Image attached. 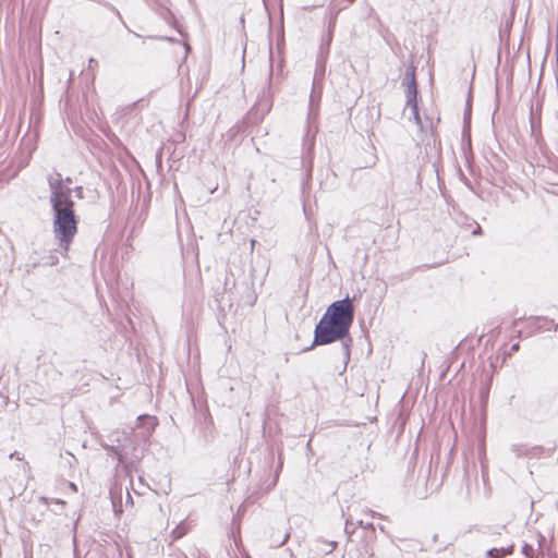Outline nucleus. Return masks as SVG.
<instances>
[{
    "instance_id": "nucleus-13",
    "label": "nucleus",
    "mask_w": 558,
    "mask_h": 558,
    "mask_svg": "<svg viewBox=\"0 0 558 558\" xmlns=\"http://www.w3.org/2000/svg\"><path fill=\"white\" fill-rule=\"evenodd\" d=\"M51 501L61 507L65 505V502L62 499H51Z\"/></svg>"
},
{
    "instance_id": "nucleus-18",
    "label": "nucleus",
    "mask_w": 558,
    "mask_h": 558,
    "mask_svg": "<svg viewBox=\"0 0 558 558\" xmlns=\"http://www.w3.org/2000/svg\"><path fill=\"white\" fill-rule=\"evenodd\" d=\"M88 62H89V66L97 65V60L94 58H90Z\"/></svg>"
},
{
    "instance_id": "nucleus-2",
    "label": "nucleus",
    "mask_w": 558,
    "mask_h": 558,
    "mask_svg": "<svg viewBox=\"0 0 558 558\" xmlns=\"http://www.w3.org/2000/svg\"><path fill=\"white\" fill-rule=\"evenodd\" d=\"M314 110V82L312 83L310 99H308V114L304 130V136L302 142L303 153L302 162L306 169V182L303 185V211L305 218L310 221L312 215V207L310 204V180L312 178L313 170V148H314V133H312V113Z\"/></svg>"
},
{
    "instance_id": "nucleus-1",
    "label": "nucleus",
    "mask_w": 558,
    "mask_h": 558,
    "mask_svg": "<svg viewBox=\"0 0 558 558\" xmlns=\"http://www.w3.org/2000/svg\"><path fill=\"white\" fill-rule=\"evenodd\" d=\"M354 319V306L349 298L333 302L316 325V344H325L343 338Z\"/></svg>"
},
{
    "instance_id": "nucleus-5",
    "label": "nucleus",
    "mask_w": 558,
    "mask_h": 558,
    "mask_svg": "<svg viewBox=\"0 0 558 558\" xmlns=\"http://www.w3.org/2000/svg\"><path fill=\"white\" fill-rule=\"evenodd\" d=\"M109 440L113 442V445L106 447L109 453L118 459L120 463L124 461L126 454V448L130 446L135 449L133 441L130 437V433L126 432H112L109 435Z\"/></svg>"
},
{
    "instance_id": "nucleus-15",
    "label": "nucleus",
    "mask_w": 558,
    "mask_h": 558,
    "mask_svg": "<svg viewBox=\"0 0 558 558\" xmlns=\"http://www.w3.org/2000/svg\"><path fill=\"white\" fill-rule=\"evenodd\" d=\"M192 556L194 558H204V555L198 549H196V554H192Z\"/></svg>"
},
{
    "instance_id": "nucleus-19",
    "label": "nucleus",
    "mask_w": 558,
    "mask_h": 558,
    "mask_svg": "<svg viewBox=\"0 0 558 558\" xmlns=\"http://www.w3.org/2000/svg\"><path fill=\"white\" fill-rule=\"evenodd\" d=\"M39 501L43 502L44 505H47L49 499L47 497H40Z\"/></svg>"
},
{
    "instance_id": "nucleus-24",
    "label": "nucleus",
    "mask_w": 558,
    "mask_h": 558,
    "mask_svg": "<svg viewBox=\"0 0 558 558\" xmlns=\"http://www.w3.org/2000/svg\"><path fill=\"white\" fill-rule=\"evenodd\" d=\"M311 441H312V437L310 438V440L307 442V448H311Z\"/></svg>"
},
{
    "instance_id": "nucleus-25",
    "label": "nucleus",
    "mask_w": 558,
    "mask_h": 558,
    "mask_svg": "<svg viewBox=\"0 0 558 558\" xmlns=\"http://www.w3.org/2000/svg\"><path fill=\"white\" fill-rule=\"evenodd\" d=\"M70 486H71V488L76 489L75 484L71 483Z\"/></svg>"
},
{
    "instance_id": "nucleus-7",
    "label": "nucleus",
    "mask_w": 558,
    "mask_h": 558,
    "mask_svg": "<svg viewBox=\"0 0 558 558\" xmlns=\"http://www.w3.org/2000/svg\"><path fill=\"white\" fill-rule=\"evenodd\" d=\"M186 533H187V530L184 526V524H179L171 532L172 541H177V539L183 537Z\"/></svg>"
},
{
    "instance_id": "nucleus-10",
    "label": "nucleus",
    "mask_w": 558,
    "mask_h": 558,
    "mask_svg": "<svg viewBox=\"0 0 558 558\" xmlns=\"http://www.w3.org/2000/svg\"><path fill=\"white\" fill-rule=\"evenodd\" d=\"M59 262V258L58 256H54V255H50L49 256V260L46 262V264L50 265V266H54L57 265Z\"/></svg>"
},
{
    "instance_id": "nucleus-3",
    "label": "nucleus",
    "mask_w": 558,
    "mask_h": 558,
    "mask_svg": "<svg viewBox=\"0 0 558 558\" xmlns=\"http://www.w3.org/2000/svg\"><path fill=\"white\" fill-rule=\"evenodd\" d=\"M52 231L59 241L60 248L66 253L70 244L77 233V218L74 210V203L52 206Z\"/></svg>"
},
{
    "instance_id": "nucleus-12",
    "label": "nucleus",
    "mask_w": 558,
    "mask_h": 558,
    "mask_svg": "<svg viewBox=\"0 0 558 558\" xmlns=\"http://www.w3.org/2000/svg\"><path fill=\"white\" fill-rule=\"evenodd\" d=\"M106 7L110 8L112 11L116 12V14L121 19V15H120V12L114 8L112 7L110 3H105Z\"/></svg>"
},
{
    "instance_id": "nucleus-23",
    "label": "nucleus",
    "mask_w": 558,
    "mask_h": 558,
    "mask_svg": "<svg viewBox=\"0 0 558 558\" xmlns=\"http://www.w3.org/2000/svg\"><path fill=\"white\" fill-rule=\"evenodd\" d=\"M178 558H187V556L183 551H180Z\"/></svg>"
},
{
    "instance_id": "nucleus-16",
    "label": "nucleus",
    "mask_w": 558,
    "mask_h": 558,
    "mask_svg": "<svg viewBox=\"0 0 558 558\" xmlns=\"http://www.w3.org/2000/svg\"><path fill=\"white\" fill-rule=\"evenodd\" d=\"M75 192H76V195H77L78 197H82L83 187H82V186H77V187L75 189Z\"/></svg>"
},
{
    "instance_id": "nucleus-6",
    "label": "nucleus",
    "mask_w": 558,
    "mask_h": 558,
    "mask_svg": "<svg viewBox=\"0 0 558 558\" xmlns=\"http://www.w3.org/2000/svg\"><path fill=\"white\" fill-rule=\"evenodd\" d=\"M407 104L411 107L416 120H420L417 108V84L415 78V69L411 68L407 71L404 77Z\"/></svg>"
},
{
    "instance_id": "nucleus-9",
    "label": "nucleus",
    "mask_w": 558,
    "mask_h": 558,
    "mask_svg": "<svg viewBox=\"0 0 558 558\" xmlns=\"http://www.w3.org/2000/svg\"><path fill=\"white\" fill-rule=\"evenodd\" d=\"M272 80H274V68L272 64H270V72H269V82H268V95L270 96L272 94Z\"/></svg>"
},
{
    "instance_id": "nucleus-14",
    "label": "nucleus",
    "mask_w": 558,
    "mask_h": 558,
    "mask_svg": "<svg viewBox=\"0 0 558 558\" xmlns=\"http://www.w3.org/2000/svg\"><path fill=\"white\" fill-rule=\"evenodd\" d=\"M126 502L132 505L133 504V499H132V496L131 494L129 493V490L126 489Z\"/></svg>"
},
{
    "instance_id": "nucleus-8",
    "label": "nucleus",
    "mask_w": 558,
    "mask_h": 558,
    "mask_svg": "<svg viewBox=\"0 0 558 558\" xmlns=\"http://www.w3.org/2000/svg\"><path fill=\"white\" fill-rule=\"evenodd\" d=\"M289 538V534H284L282 538L278 541H271V546L274 547H280L282 546Z\"/></svg>"
},
{
    "instance_id": "nucleus-4",
    "label": "nucleus",
    "mask_w": 558,
    "mask_h": 558,
    "mask_svg": "<svg viewBox=\"0 0 558 558\" xmlns=\"http://www.w3.org/2000/svg\"><path fill=\"white\" fill-rule=\"evenodd\" d=\"M48 186L50 190V206H58L74 203L72 201V190L63 184V178L60 172L53 171L47 177Z\"/></svg>"
},
{
    "instance_id": "nucleus-21",
    "label": "nucleus",
    "mask_w": 558,
    "mask_h": 558,
    "mask_svg": "<svg viewBox=\"0 0 558 558\" xmlns=\"http://www.w3.org/2000/svg\"><path fill=\"white\" fill-rule=\"evenodd\" d=\"M70 184L72 183V179L70 177H66L65 179H63V184Z\"/></svg>"
},
{
    "instance_id": "nucleus-22",
    "label": "nucleus",
    "mask_w": 558,
    "mask_h": 558,
    "mask_svg": "<svg viewBox=\"0 0 558 558\" xmlns=\"http://www.w3.org/2000/svg\"><path fill=\"white\" fill-rule=\"evenodd\" d=\"M519 350V343H515L511 347V351H518Z\"/></svg>"
},
{
    "instance_id": "nucleus-11",
    "label": "nucleus",
    "mask_w": 558,
    "mask_h": 558,
    "mask_svg": "<svg viewBox=\"0 0 558 558\" xmlns=\"http://www.w3.org/2000/svg\"><path fill=\"white\" fill-rule=\"evenodd\" d=\"M312 349H314V339L311 341L308 345L304 347L300 352H305Z\"/></svg>"
},
{
    "instance_id": "nucleus-17",
    "label": "nucleus",
    "mask_w": 558,
    "mask_h": 558,
    "mask_svg": "<svg viewBox=\"0 0 558 558\" xmlns=\"http://www.w3.org/2000/svg\"><path fill=\"white\" fill-rule=\"evenodd\" d=\"M144 420H153V417L148 416V415H140L137 417V421H144Z\"/></svg>"
},
{
    "instance_id": "nucleus-20",
    "label": "nucleus",
    "mask_w": 558,
    "mask_h": 558,
    "mask_svg": "<svg viewBox=\"0 0 558 558\" xmlns=\"http://www.w3.org/2000/svg\"><path fill=\"white\" fill-rule=\"evenodd\" d=\"M282 72V64L279 63L277 66V77L279 76V73Z\"/></svg>"
},
{
    "instance_id": "nucleus-26",
    "label": "nucleus",
    "mask_w": 558,
    "mask_h": 558,
    "mask_svg": "<svg viewBox=\"0 0 558 558\" xmlns=\"http://www.w3.org/2000/svg\"><path fill=\"white\" fill-rule=\"evenodd\" d=\"M308 289H310V282H307V284H306V292L308 291Z\"/></svg>"
}]
</instances>
